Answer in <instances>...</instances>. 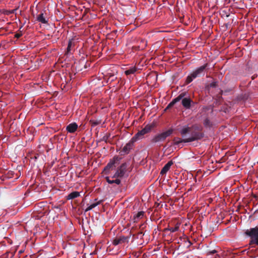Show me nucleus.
Here are the masks:
<instances>
[{
	"mask_svg": "<svg viewBox=\"0 0 258 258\" xmlns=\"http://www.w3.org/2000/svg\"><path fill=\"white\" fill-rule=\"evenodd\" d=\"M222 13H224L225 14H222V17L224 16H225V17H229V14H227L225 12V11H222Z\"/></svg>",
	"mask_w": 258,
	"mask_h": 258,
	"instance_id": "72a5a7b5",
	"label": "nucleus"
},
{
	"mask_svg": "<svg viewBox=\"0 0 258 258\" xmlns=\"http://www.w3.org/2000/svg\"><path fill=\"white\" fill-rule=\"evenodd\" d=\"M78 127V124L76 122H73L67 126V130L69 133H74L76 131Z\"/></svg>",
	"mask_w": 258,
	"mask_h": 258,
	"instance_id": "ddd939ff",
	"label": "nucleus"
},
{
	"mask_svg": "<svg viewBox=\"0 0 258 258\" xmlns=\"http://www.w3.org/2000/svg\"><path fill=\"white\" fill-rule=\"evenodd\" d=\"M145 214V212L143 211L139 212L137 214H135L133 218V220L134 223H137L139 220L142 219Z\"/></svg>",
	"mask_w": 258,
	"mask_h": 258,
	"instance_id": "4468645a",
	"label": "nucleus"
},
{
	"mask_svg": "<svg viewBox=\"0 0 258 258\" xmlns=\"http://www.w3.org/2000/svg\"><path fill=\"white\" fill-rule=\"evenodd\" d=\"M245 234L250 238V243L258 245V227L247 229Z\"/></svg>",
	"mask_w": 258,
	"mask_h": 258,
	"instance_id": "7ed1b4c3",
	"label": "nucleus"
},
{
	"mask_svg": "<svg viewBox=\"0 0 258 258\" xmlns=\"http://www.w3.org/2000/svg\"><path fill=\"white\" fill-rule=\"evenodd\" d=\"M90 122L92 126L94 127L97 125L100 124L101 123V121L97 120H90Z\"/></svg>",
	"mask_w": 258,
	"mask_h": 258,
	"instance_id": "b1692460",
	"label": "nucleus"
},
{
	"mask_svg": "<svg viewBox=\"0 0 258 258\" xmlns=\"http://www.w3.org/2000/svg\"><path fill=\"white\" fill-rule=\"evenodd\" d=\"M173 130L170 128L165 132L156 135L152 139L151 142L154 143L163 142L166 139V138L169 137L173 133Z\"/></svg>",
	"mask_w": 258,
	"mask_h": 258,
	"instance_id": "39448f33",
	"label": "nucleus"
},
{
	"mask_svg": "<svg viewBox=\"0 0 258 258\" xmlns=\"http://www.w3.org/2000/svg\"><path fill=\"white\" fill-rule=\"evenodd\" d=\"M80 196V192L78 191H73L68 195L67 197L68 200H71L75 199Z\"/></svg>",
	"mask_w": 258,
	"mask_h": 258,
	"instance_id": "f3484780",
	"label": "nucleus"
},
{
	"mask_svg": "<svg viewBox=\"0 0 258 258\" xmlns=\"http://www.w3.org/2000/svg\"><path fill=\"white\" fill-rule=\"evenodd\" d=\"M180 100H182V99L180 98V97H179V96H178L177 97H176L175 98H174V99L172 100V101L174 102V103L175 104L176 102L179 101Z\"/></svg>",
	"mask_w": 258,
	"mask_h": 258,
	"instance_id": "cd10ccee",
	"label": "nucleus"
},
{
	"mask_svg": "<svg viewBox=\"0 0 258 258\" xmlns=\"http://www.w3.org/2000/svg\"><path fill=\"white\" fill-rule=\"evenodd\" d=\"M186 92H182L181 94H180L178 96L179 97H180V98L182 99L183 98L185 97V96H186Z\"/></svg>",
	"mask_w": 258,
	"mask_h": 258,
	"instance_id": "2f4dec72",
	"label": "nucleus"
},
{
	"mask_svg": "<svg viewBox=\"0 0 258 258\" xmlns=\"http://www.w3.org/2000/svg\"><path fill=\"white\" fill-rule=\"evenodd\" d=\"M156 207H158L160 205V204L159 203H156Z\"/></svg>",
	"mask_w": 258,
	"mask_h": 258,
	"instance_id": "4c0bfd02",
	"label": "nucleus"
},
{
	"mask_svg": "<svg viewBox=\"0 0 258 258\" xmlns=\"http://www.w3.org/2000/svg\"><path fill=\"white\" fill-rule=\"evenodd\" d=\"M189 243L190 245L191 244V243L190 241H189Z\"/></svg>",
	"mask_w": 258,
	"mask_h": 258,
	"instance_id": "a19ab883",
	"label": "nucleus"
},
{
	"mask_svg": "<svg viewBox=\"0 0 258 258\" xmlns=\"http://www.w3.org/2000/svg\"><path fill=\"white\" fill-rule=\"evenodd\" d=\"M145 226H146L145 225V224H141V225H140V229H142H142H143L144 228V227H145Z\"/></svg>",
	"mask_w": 258,
	"mask_h": 258,
	"instance_id": "c9c22d12",
	"label": "nucleus"
},
{
	"mask_svg": "<svg viewBox=\"0 0 258 258\" xmlns=\"http://www.w3.org/2000/svg\"><path fill=\"white\" fill-rule=\"evenodd\" d=\"M22 28V26H21V27L20 28V29H19V32H22V31H21V28Z\"/></svg>",
	"mask_w": 258,
	"mask_h": 258,
	"instance_id": "e433bc0d",
	"label": "nucleus"
},
{
	"mask_svg": "<svg viewBox=\"0 0 258 258\" xmlns=\"http://www.w3.org/2000/svg\"><path fill=\"white\" fill-rule=\"evenodd\" d=\"M120 159V158L117 156L110 159L104 168L103 172L105 174H109V171L113 170L116 167V164L119 163Z\"/></svg>",
	"mask_w": 258,
	"mask_h": 258,
	"instance_id": "423d86ee",
	"label": "nucleus"
},
{
	"mask_svg": "<svg viewBox=\"0 0 258 258\" xmlns=\"http://www.w3.org/2000/svg\"><path fill=\"white\" fill-rule=\"evenodd\" d=\"M17 9L12 10H2V13L5 15H10L12 14H14Z\"/></svg>",
	"mask_w": 258,
	"mask_h": 258,
	"instance_id": "aec40b11",
	"label": "nucleus"
},
{
	"mask_svg": "<svg viewBox=\"0 0 258 258\" xmlns=\"http://www.w3.org/2000/svg\"><path fill=\"white\" fill-rule=\"evenodd\" d=\"M112 75H113L112 73H108L106 76V79L107 80V82H109V79H110L111 78H112Z\"/></svg>",
	"mask_w": 258,
	"mask_h": 258,
	"instance_id": "bb28decb",
	"label": "nucleus"
},
{
	"mask_svg": "<svg viewBox=\"0 0 258 258\" xmlns=\"http://www.w3.org/2000/svg\"><path fill=\"white\" fill-rule=\"evenodd\" d=\"M130 238V236H125L123 235L116 237L113 241L112 243L114 245H117L119 244L128 242Z\"/></svg>",
	"mask_w": 258,
	"mask_h": 258,
	"instance_id": "9d476101",
	"label": "nucleus"
},
{
	"mask_svg": "<svg viewBox=\"0 0 258 258\" xmlns=\"http://www.w3.org/2000/svg\"><path fill=\"white\" fill-rule=\"evenodd\" d=\"M208 64L206 63L202 66L197 68L196 70L192 72L190 75L188 76L186 79L185 83L188 84L191 82L194 79L197 77L203 76L205 75V72Z\"/></svg>",
	"mask_w": 258,
	"mask_h": 258,
	"instance_id": "f03ea898",
	"label": "nucleus"
},
{
	"mask_svg": "<svg viewBox=\"0 0 258 258\" xmlns=\"http://www.w3.org/2000/svg\"><path fill=\"white\" fill-rule=\"evenodd\" d=\"M175 104L174 102L172 101L166 107L165 110H166L167 109H169V108H171Z\"/></svg>",
	"mask_w": 258,
	"mask_h": 258,
	"instance_id": "a878e982",
	"label": "nucleus"
},
{
	"mask_svg": "<svg viewBox=\"0 0 258 258\" xmlns=\"http://www.w3.org/2000/svg\"><path fill=\"white\" fill-rule=\"evenodd\" d=\"M217 250H212L210 251H207V254L210 255V254H213L214 253H216L217 252Z\"/></svg>",
	"mask_w": 258,
	"mask_h": 258,
	"instance_id": "7c9ffc66",
	"label": "nucleus"
},
{
	"mask_svg": "<svg viewBox=\"0 0 258 258\" xmlns=\"http://www.w3.org/2000/svg\"><path fill=\"white\" fill-rule=\"evenodd\" d=\"M190 131V128L188 126H183L180 130V133L182 138L180 139L179 138H175L173 139L175 145H179L181 143H188L186 140H187V134Z\"/></svg>",
	"mask_w": 258,
	"mask_h": 258,
	"instance_id": "20e7f679",
	"label": "nucleus"
},
{
	"mask_svg": "<svg viewBox=\"0 0 258 258\" xmlns=\"http://www.w3.org/2000/svg\"><path fill=\"white\" fill-rule=\"evenodd\" d=\"M107 139H108V137H106V136H104V137H103L102 141H105V142H107Z\"/></svg>",
	"mask_w": 258,
	"mask_h": 258,
	"instance_id": "f704fd0d",
	"label": "nucleus"
},
{
	"mask_svg": "<svg viewBox=\"0 0 258 258\" xmlns=\"http://www.w3.org/2000/svg\"><path fill=\"white\" fill-rule=\"evenodd\" d=\"M179 229V226L178 225H176L174 227H168L165 229L164 231H170L171 232H175L178 231Z\"/></svg>",
	"mask_w": 258,
	"mask_h": 258,
	"instance_id": "412c9836",
	"label": "nucleus"
},
{
	"mask_svg": "<svg viewBox=\"0 0 258 258\" xmlns=\"http://www.w3.org/2000/svg\"><path fill=\"white\" fill-rule=\"evenodd\" d=\"M173 162H172V161H169V162H168L162 169L160 172V174H161L162 175L165 174L167 172V171L170 169V167L172 165H173Z\"/></svg>",
	"mask_w": 258,
	"mask_h": 258,
	"instance_id": "f8f14e48",
	"label": "nucleus"
},
{
	"mask_svg": "<svg viewBox=\"0 0 258 258\" xmlns=\"http://www.w3.org/2000/svg\"><path fill=\"white\" fill-rule=\"evenodd\" d=\"M106 181L109 184H113L115 183L117 185H119L121 183V180L119 179H115L114 180H111L109 177H105Z\"/></svg>",
	"mask_w": 258,
	"mask_h": 258,
	"instance_id": "dca6fc26",
	"label": "nucleus"
},
{
	"mask_svg": "<svg viewBox=\"0 0 258 258\" xmlns=\"http://www.w3.org/2000/svg\"><path fill=\"white\" fill-rule=\"evenodd\" d=\"M137 71V68L136 67H132L125 71V74L129 75L131 74H134Z\"/></svg>",
	"mask_w": 258,
	"mask_h": 258,
	"instance_id": "6ab92c4d",
	"label": "nucleus"
},
{
	"mask_svg": "<svg viewBox=\"0 0 258 258\" xmlns=\"http://www.w3.org/2000/svg\"><path fill=\"white\" fill-rule=\"evenodd\" d=\"M153 128V125L148 124L145 126V127L143 128L142 130L139 131L133 138V140H137L142 139L144 138V136L145 134L149 133Z\"/></svg>",
	"mask_w": 258,
	"mask_h": 258,
	"instance_id": "0eeeda50",
	"label": "nucleus"
},
{
	"mask_svg": "<svg viewBox=\"0 0 258 258\" xmlns=\"http://www.w3.org/2000/svg\"><path fill=\"white\" fill-rule=\"evenodd\" d=\"M36 20L42 24H47L48 23V21L44 16V12H41V13L37 16Z\"/></svg>",
	"mask_w": 258,
	"mask_h": 258,
	"instance_id": "2eb2a0df",
	"label": "nucleus"
},
{
	"mask_svg": "<svg viewBox=\"0 0 258 258\" xmlns=\"http://www.w3.org/2000/svg\"><path fill=\"white\" fill-rule=\"evenodd\" d=\"M203 123L204 126L206 127H210L212 126V123H211L209 119H208V118H206L204 120Z\"/></svg>",
	"mask_w": 258,
	"mask_h": 258,
	"instance_id": "5701e85b",
	"label": "nucleus"
},
{
	"mask_svg": "<svg viewBox=\"0 0 258 258\" xmlns=\"http://www.w3.org/2000/svg\"><path fill=\"white\" fill-rule=\"evenodd\" d=\"M23 34L22 32L17 33L15 35V37L18 39L22 36Z\"/></svg>",
	"mask_w": 258,
	"mask_h": 258,
	"instance_id": "c756f323",
	"label": "nucleus"
},
{
	"mask_svg": "<svg viewBox=\"0 0 258 258\" xmlns=\"http://www.w3.org/2000/svg\"><path fill=\"white\" fill-rule=\"evenodd\" d=\"M102 200H100L99 201H98L96 203H93L92 204H91L90 206H89V207H88L85 210V212H87V211H89L91 210H92V209L94 208L95 207H96V206H97L98 205H100L101 204V203L102 202Z\"/></svg>",
	"mask_w": 258,
	"mask_h": 258,
	"instance_id": "a211bd4d",
	"label": "nucleus"
},
{
	"mask_svg": "<svg viewBox=\"0 0 258 258\" xmlns=\"http://www.w3.org/2000/svg\"><path fill=\"white\" fill-rule=\"evenodd\" d=\"M73 45H74V44L73 43L72 40H70L68 43V47L67 48L66 54H69L71 50V48Z\"/></svg>",
	"mask_w": 258,
	"mask_h": 258,
	"instance_id": "4be33fe9",
	"label": "nucleus"
},
{
	"mask_svg": "<svg viewBox=\"0 0 258 258\" xmlns=\"http://www.w3.org/2000/svg\"><path fill=\"white\" fill-rule=\"evenodd\" d=\"M136 142V140H133V138L124 146L122 150L120 151V153L121 155L128 154L130 150L132 149L134 143Z\"/></svg>",
	"mask_w": 258,
	"mask_h": 258,
	"instance_id": "1a4fd4ad",
	"label": "nucleus"
},
{
	"mask_svg": "<svg viewBox=\"0 0 258 258\" xmlns=\"http://www.w3.org/2000/svg\"><path fill=\"white\" fill-rule=\"evenodd\" d=\"M128 164L126 162H124L121 164L117 169V171L119 172V173L121 175V176L123 177L124 176V174L127 171V168L128 166Z\"/></svg>",
	"mask_w": 258,
	"mask_h": 258,
	"instance_id": "9b49d317",
	"label": "nucleus"
},
{
	"mask_svg": "<svg viewBox=\"0 0 258 258\" xmlns=\"http://www.w3.org/2000/svg\"><path fill=\"white\" fill-rule=\"evenodd\" d=\"M197 103V102L193 101L189 97H185L181 100V104L186 109H189Z\"/></svg>",
	"mask_w": 258,
	"mask_h": 258,
	"instance_id": "6e6552de",
	"label": "nucleus"
},
{
	"mask_svg": "<svg viewBox=\"0 0 258 258\" xmlns=\"http://www.w3.org/2000/svg\"><path fill=\"white\" fill-rule=\"evenodd\" d=\"M112 78H110V79H109V82H112L113 81H114L116 79V77H115V76L114 75H112Z\"/></svg>",
	"mask_w": 258,
	"mask_h": 258,
	"instance_id": "473e14b6",
	"label": "nucleus"
},
{
	"mask_svg": "<svg viewBox=\"0 0 258 258\" xmlns=\"http://www.w3.org/2000/svg\"><path fill=\"white\" fill-rule=\"evenodd\" d=\"M142 233H143V232H140V233H138V235H142Z\"/></svg>",
	"mask_w": 258,
	"mask_h": 258,
	"instance_id": "58836bf2",
	"label": "nucleus"
},
{
	"mask_svg": "<svg viewBox=\"0 0 258 258\" xmlns=\"http://www.w3.org/2000/svg\"><path fill=\"white\" fill-rule=\"evenodd\" d=\"M223 93V91L221 90L220 91V95H221Z\"/></svg>",
	"mask_w": 258,
	"mask_h": 258,
	"instance_id": "ea45409f",
	"label": "nucleus"
},
{
	"mask_svg": "<svg viewBox=\"0 0 258 258\" xmlns=\"http://www.w3.org/2000/svg\"><path fill=\"white\" fill-rule=\"evenodd\" d=\"M209 85L211 87L215 88L217 86V82H213L211 83Z\"/></svg>",
	"mask_w": 258,
	"mask_h": 258,
	"instance_id": "c85d7f7f",
	"label": "nucleus"
},
{
	"mask_svg": "<svg viewBox=\"0 0 258 258\" xmlns=\"http://www.w3.org/2000/svg\"><path fill=\"white\" fill-rule=\"evenodd\" d=\"M190 128V131L188 134H190L189 137H187L186 141L191 142L195 141L200 140L204 137V134L202 132L203 128L198 125H194Z\"/></svg>",
	"mask_w": 258,
	"mask_h": 258,
	"instance_id": "f257e3e1",
	"label": "nucleus"
},
{
	"mask_svg": "<svg viewBox=\"0 0 258 258\" xmlns=\"http://www.w3.org/2000/svg\"><path fill=\"white\" fill-rule=\"evenodd\" d=\"M112 178H115V179H119L120 178H122V177L121 176V175L119 173V172H118L117 170L116 171L115 173L113 174Z\"/></svg>",
	"mask_w": 258,
	"mask_h": 258,
	"instance_id": "393cba45",
	"label": "nucleus"
}]
</instances>
